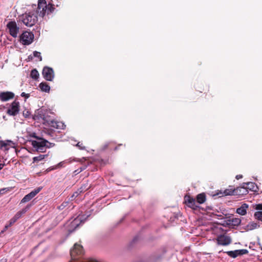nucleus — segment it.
Wrapping results in <instances>:
<instances>
[{
  "label": "nucleus",
  "instance_id": "1",
  "mask_svg": "<svg viewBox=\"0 0 262 262\" xmlns=\"http://www.w3.org/2000/svg\"><path fill=\"white\" fill-rule=\"evenodd\" d=\"M34 7V9H37L35 12L31 11L20 17V20L27 27H30L35 24L38 15L42 17L46 14L52 12L54 9L53 6L50 4L47 5L45 0H38L37 7L36 5Z\"/></svg>",
  "mask_w": 262,
  "mask_h": 262
},
{
  "label": "nucleus",
  "instance_id": "2",
  "mask_svg": "<svg viewBox=\"0 0 262 262\" xmlns=\"http://www.w3.org/2000/svg\"><path fill=\"white\" fill-rule=\"evenodd\" d=\"M31 145L38 152H44L47 148H50L53 145L49 143L47 140L42 139H39L38 140H32Z\"/></svg>",
  "mask_w": 262,
  "mask_h": 262
},
{
  "label": "nucleus",
  "instance_id": "3",
  "mask_svg": "<svg viewBox=\"0 0 262 262\" xmlns=\"http://www.w3.org/2000/svg\"><path fill=\"white\" fill-rule=\"evenodd\" d=\"M217 244L222 246H228L231 243L232 239L226 234H220L216 238Z\"/></svg>",
  "mask_w": 262,
  "mask_h": 262
},
{
  "label": "nucleus",
  "instance_id": "4",
  "mask_svg": "<svg viewBox=\"0 0 262 262\" xmlns=\"http://www.w3.org/2000/svg\"><path fill=\"white\" fill-rule=\"evenodd\" d=\"M34 39V35L29 32H24L20 37L21 42L25 45L31 43Z\"/></svg>",
  "mask_w": 262,
  "mask_h": 262
},
{
  "label": "nucleus",
  "instance_id": "5",
  "mask_svg": "<svg viewBox=\"0 0 262 262\" xmlns=\"http://www.w3.org/2000/svg\"><path fill=\"white\" fill-rule=\"evenodd\" d=\"M7 28L10 34L13 37H16L19 31V27L14 21H9L7 25Z\"/></svg>",
  "mask_w": 262,
  "mask_h": 262
},
{
  "label": "nucleus",
  "instance_id": "6",
  "mask_svg": "<svg viewBox=\"0 0 262 262\" xmlns=\"http://www.w3.org/2000/svg\"><path fill=\"white\" fill-rule=\"evenodd\" d=\"M248 189L252 191H256L257 189V185L255 183L250 182L246 183H243V186L241 188H239V191H241L242 190H243V194L248 193Z\"/></svg>",
  "mask_w": 262,
  "mask_h": 262
},
{
  "label": "nucleus",
  "instance_id": "7",
  "mask_svg": "<svg viewBox=\"0 0 262 262\" xmlns=\"http://www.w3.org/2000/svg\"><path fill=\"white\" fill-rule=\"evenodd\" d=\"M14 147L15 144L11 141H0V154L3 151L6 152L10 148Z\"/></svg>",
  "mask_w": 262,
  "mask_h": 262
},
{
  "label": "nucleus",
  "instance_id": "8",
  "mask_svg": "<svg viewBox=\"0 0 262 262\" xmlns=\"http://www.w3.org/2000/svg\"><path fill=\"white\" fill-rule=\"evenodd\" d=\"M43 123L46 125H49L50 127L56 129H64L66 127V125L63 122L55 121L53 120H45Z\"/></svg>",
  "mask_w": 262,
  "mask_h": 262
},
{
  "label": "nucleus",
  "instance_id": "9",
  "mask_svg": "<svg viewBox=\"0 0 262 262\" xmlns=\"http://www.w3.org/2000/svg\"><path fill=\"white\" fill-rule=\"evenodd\" d=\"M239 190V188L234 189L232 187L229 186V188L226 189L224 191L220 190L216 192L215 195H219L220 197L227 195H231L237 193L238 191Z\"/></svg>",
  "mask_w": 262,
  "mask_h": 262
},
{
  "label": "nucleus",
  "instance_id": "10",
  "mask_svg": "<svg viewBox=\"0 0 262 262\" xmlns=\"http://www.w3.org/2000/svg\"><path fill=\"white\" fill-rule=\"evenodd\" d=\"M225 253H226L230 257L235 258L238 256L248 254V251L247 249H239L234 251H228L225 252Z\"/></svg>",
  "mask_w": 262,
  "mask_h": 262
},
{
  "label": "nucleus",
  "instance_id": "11",
  "mask_svg": "<svg viewBox=\"0 0 262 262\" xmlns=\"http://www.w3.org/2000/svg\"><path fill=\"white\" fill-rule=\"evenodd\" d=\"M82 218V216H78L71 221L68 225L70 229H76V228H80L81 225L83 223Z\"/></svg>",
  "mask_w": 262,
  "mask_h": 262
},
{
  "label": "nucleus",
  "instance_id": "12",
  "mask_svg": "<svg viewBox=\"0 0 262 262\" xmlns=\"http://www.w3.org/2000/svg\"><path fill=\"white\" fill-rule=\"evenodd\" d=\"M42 75L48 81H52L54 78V72L52 68L45 67L42 70Z\"/></svg>",
  "mask_w": 262,
  "mask_h": 262
},
{
  "label": "nucleus",
  "instance_id": "13",
  "mask_svg": "<svg viewBox=\"0 0 262 262\" xmlns=\"http://www.w3.org/2000/svg\"><path fill=\"white\" fill-rule=\"evenodd\" d=\"M41 188H37L34 190L32 191L29 194L26 195L21 200V203H26L30 201L40 191Z\"/></svg>",
  "mask_w": 262,
  "mask_h": 262
},
{
  "label": "nucleus",
  "instance_id": "14",
  "mask_svg": "<svg viewBox=\"0 0 262 262\" xmlns=\"http://www.w3.org/2000/svg\"><path fill=\"white\" fill-rule=\"evenodd\" d=\"M19 112V103L17 101H14L12 103L10 108L7 111L8 114L10 115H15Z\"/></svg>",
  "mask_w": 262,
  "mask_h": 262
},
{
  "label": "nucleus",
  "instance_id": "15",
  "mask_svg": "<svg viewBox=\"0 0 262 262\" xmlns=\"http://www.w3.org/2000/svg\"><path fill=\"white\" fill-rule=\"evenodd\" d=\"M186 204L192 209H195L198 207L196 205L195 199L189 195H186L184 198Z\"/></svg>",
  "mask_w": 262,
  "mask_h": 262
},
{
  "label": "nucleus",
  "instance_id": "16",
  "mask_svg": "<svg viewBox=\"0 0 262 262\" xmlns=\"http://www.w3.org/2000/svg\"><path fill=\"white\" fill-rule=\"evenodd\" d=\"M14 96L13 93L10 92H3L0 94V98L3 101H8Z\"/></svg>",
  "mask_w": 262,
  "mask_h": 262
},
{
  "label": "nucleus",
  "instance_id": "17",
  "mask_svg": "<svg viewBox=\"0 0 262 262\" xmlns=\"http://www.w3.org/2000/svg\"><path fill=\"white\" fill-rule=\"evenodd\" d=\"M28 207H26L20 211L16 213L14 216L10 220V224L15 223L18 219H19L27 211Z\"/></svg>",
  "mask_w": 262,
  "mask_h": 262
},
{
  "label": "nucleus",
  "instance_id": "18",
  "mask_svg": "<svg viewBox=\"0 0 262 262\" xmlns=\"http://www.w3.org/2000/svg\"><path fill=\"white\" fill-rule=\"evenodd\" d=\"M248 207L249 206L248 204L245 203L243 204L240 207L236 209V212L241 215H245L247 213V210Z\"/></svg>",
  "mask_w": 262,
  "mask_h": 262
},
{
  "label": "nucleus",
  "instance_id": "19",
  "mask_svg": "<svg viewBox=\"0 0 262 262\" xmlns=\"http://www.w3.org/2000/svg\"><path fill=\"white\" fill-rule=\"evenodd\" d=\"M241 223V220L238 217H232L229 219L227 221V224L229 225L233 226H237Z\"/></svg>",
  "mask_w": 262,
  "mask_h": 262
},
{
  "label": "nucleus",
  "instance_id": "20",
  "mask_svg": "<svg viewBox=\"0 0 262 262\" xmlns=\"http://www.w3.org/2000/svg\"><path fill=\"white\" fill-rule=\"evenodd\" d=\"M141 241V238L140 236L137 235L135 236L133 239L132 240V241L129 243V247L130 248L134 247L137 244L139 243Z\"/></svg>",
  "mask_w": 262,
  "mask_h": 262
},
{
  "label": "nucleus",
  "instance_id": "21",
  "mask_svg": "<svg viewBox=\"0 0 262 262\" xmlns=\"http://www.w3.org/2000/svg\"><path fill=\"white\" fill-rule=\"evenodd\" d=\"M206 200L205 195L204 193L199 194L196 196V201L199 204H202Z\"/></svg>",
  "mask_w": 262,
  "mask_h": 262
},
{
  "label": "nucleus",
  "instance_id": "22",
  "mask_svg": "<svg viewBox=\"0 0 262 262\" xmlns=\"http://www.w3.org/2000/svg\"><path fill=\"white\" fill-rule=\"evenodd\" d=\"M39 88L41 91L45 92H49L50 90V86L46 83H41L39 84Z\"/></svg>",
  "mask_w": 262,
  "mask_h": 262
},
{
  "label": "nucleus",
  "instance_id": "23",
  "mask_svg": "<svg viewBox=\"0 0 262 262\" xmlns=\"http://www.w3.org/2000/svg\"><path fill=\"white\" fill-rule=\"evenodd\" d=\"M47 156V155H40L39 156H37V157H34L33 158V162L35 163V162H38L40 161H41L42 160L46 157Z\"/></svg>",
  "mask_w": 262,
  "mask_h": 262
},
{
  "label": "nucleus",
  "instance_id": "24",
  "mask_svg": "<svg viewBox=\"0 0 262 262\" xmlns=\"http://www.w3.org/2000/svg\"><path fill=\"white\" fill-rule=\"evenodd\" d=\"M38 76H39V73L36 70L34 69V70H32V71L31 72V77L32 78H33L34 79H36L38 78Z\"/></svg>",
  "mask_w": 262,
  "mask_h": 262
},
{
  "label": "nucleus",
  "instance_id": "25",
  "mask_svg": "<svg viewBox=\"0 0 262 262\" xmlns=\"http://www.w3.org/2000/svg\"><path fill=\"white\" fill-rule=\"evenodd\" d=\"M67 163V162L66 161H63L60 162L57 165H55L52 168V169H55L59 168L62 167H64L65 166V164Z\"/></svg>",
  "mask_w": 262,
  "mask_h": 262
},
{
  "label": "nucleus",
  "instance_id": "26",
  "mask_svg": "<svg viewBox=\"0 0 262 262\" xmlns=\"http://www.w3.org/2000/svg\"><path fill=\"white\" fill-rule=\"evenodd\" d=\"M256 219L262 221V211H257L254 214Z\"/></svg>",
  "mask_w": 262,
  "mask_h": 262
},
{
  "label": "nucleus",
  "instance_id": "27",
  "mask_svg": "<svg viewBox=\"0 0 262 262\" xmlns=\"http://www.w3.org/2000/svg\"><path fill=\"white\" fill-rule=\"evenodd\" d=\"M250 229H254L258 227V225L256 223L251 222L249 224Z\"/></svg>",
  "mask_w": 262,
  "mask_h": 262
},
{
  "label": "nucleus",
  "instance_id": "28",
  "mask_svg": "<svg viewBox=\"0 0 262 262\" xmlns=\"http://www.w3.org/2000/svg\"><path fill=\"white\" fill-rule=\"evenodd\" d=\"M40 54H40V52H37V51H34L33 52V56H34V57L38 58V60L39 61H41L42 60V58H41V56Z\"/></svg>",
  "mask_w": 262,
  "mask_h": 262
},
{
  "label": "nucleus",
  "instance_id": "29",
  "mask_svg": "<svg viewBox=\"0 0 262 262\" xmlns=\"http://www.w3.org/2000/svg\"><path fill=\"white\" fill-rule=\"evenodd\" d=\"M20 95H21V97H25L26 99H27V98H28L30 97V94H26V93H25L24 92H23Z\"/></svg>",
  "mask_w": 262,
  "mask_h": 262
},
{
  "label": "nucleus",
  "instance_id": "30",
  "mask_svg": "<svg viewBox=\"0 0 262 262\" xmlns=\"http://www.w3.org/2000/svg\"><path fill=\"white\" fill-rule=\"evenodd\" d=\"M76 146H78L80 149H84V147L82 145V143H80V142H78L77 144H76Z\"/></svg>",
  "mask_w": 262,
  "mask_h": 262
},
{
  "label": "nucleus",
  "instance_id": "31",
  "mask_svg": "<svg viewBox=\"0 0 262 262\" xmlns=\"http://www.w3.org/2000/svg\"><path fill=\"white\" fill-rule=\"evenodd\" d=\"M255 209L262 210V204H259L256 205Z\"/></svg>",
  "mask_w": 262,
  "mask_h": 262
},
{
  "label": "nucleus",
  "instance_id": "32",
  "mask_svg": "<svg viewBox=\"0 0 262 262\" xmlns=\"http://www.w3.org/2000/svg\"><path fill=\"white\" fill-rule=\"evenodd\" d=\"M7 190L8 189L6 188L0 189V195L4 194L7 191Z\"/></svg>",
  "mask_w": 262,
  "mask_h": 262
},
{
  "label": "nucleus",
  "instance_id": "33",
  "mask_svg": "<svg viewBox=\"0 0 262 262\" xmlns=\"http://www.w3.org/2000/svg\"><path fill=\"white\" fill-rule=\"evenodd\" d=\"M23 115L26 117H28L30 115V113L29 111H27L23 112Z\"/></svg>",
  "mask_w": 262,
  "mask_h": 262
},
{
  "label": "nucleus",
  "instance_id": "34",
  "mask_svg": "<svg viewBox=\"0 0 262 262\" xmlns=\"http://www.w3.org/2000/svg\"><path fill=\"white\" fill-rule=\"evenodd\" d=\"M242 178V175H240V174H239V175H237V176H236V179H237V180H239V179H241V178Z\"/></svg>",
  "mask_w": 262,
  "mask_h": 262
},
{
  "label": "nucleus",
  "instance_id": "35",
  "mask_svg": "<svg viewBox=\"0 0 262 262\" xmlns=\"http://www.w3.org/2000/svg\"><path fill=\"white\" fill-rule=\"evenodd\" d=\"M4 164H2V163H0V170L3 169V168L4 167Z\"/></svg>",
  "mask_w": 262,
  "mask_h": 262
},
{
  "label": "nucleus",
  "instance_id": "36",
  "mask_svg": "<svg viewBox=\"0 0 262 262\" xmlns=\"http://www.w3.org/2000/svg\"><path fill=\"white\" fill-rule=\"evenodd\" d=\"M4 231L5 230H1V231L0 232V236H2V234L4 233Z\"/></svg>",
  "mask_w": 262,
  "mask_h": 262
},
{
  "label": "nucleus",
  "instance_id": "37",
  "mask_svg": "<svg viewBox=\"0 0 262 262\" xmlns=\"http://www.w3.org/2000/svg\"><path fill=\"white\" fill-rule=\"evenodd\" d=\"M32 137H34V138H37V137H36V136L35 135V133H33V134H32Z\"/></svg>",
  "mask_w": 262,
  "mask_h": 262
},
{
  "label": "nucleus",
  "instance_id": "38",
  "mask_svg": "<svg viewBox=\"0 0 262 262\" xmlns=\"http://www.w3.org/2000/svg\"><path fill=\"white\" fill-rule=\"evenodd\" d=\"M74 231V230H70V232H69V234H68V235H69L70 234H71V233L73 231Z\"/></svg>",
  "mask_w": 262,
  "mask_h": 262
}]
</instances>
